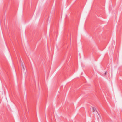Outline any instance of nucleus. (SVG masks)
<instances>
[{"instance_id":"obj_2","label":"nucleus","mask_w":122,"mask_h":122,"mask_svg":"<svg viewBox=\"0 0 122 122\" xmlns=\"http://www.w3.org/2000/svg\"><path fill=\"white\" fill-rule=\"evenodd\" d=\"M21 64H22L23 69H24V70H25V68H24V66L22 62L21 61Z\"/></svg>"},{"instance_id":"obj_3","label":"nucleus","mask_w":122,"mask_h":122,"mask_svg":"<svg viewBox=\"0 0 122 122\" xmlns=\"http://www.w3.org/2000/svg\"><path fill=\"white\" fill-rule=\"evenodd\" d=\"M106 72L104 73V75H106Z\"/></svg>"},{"instance_id":"obj_1","label":"nucleus","mask_w":122,"mask_h":122,"mask_svg":"<svg viewBox=\"0 0 122 122\" xmlns=\"http://www.w3.org/2000/svg\"><path fill=\"white\" fill-rule=\"evenodd\" d=\"M92 110H93V112H95V111H96V112H97V111H96V108L93 107H92Z\"/></svg>"}]
</instances>
